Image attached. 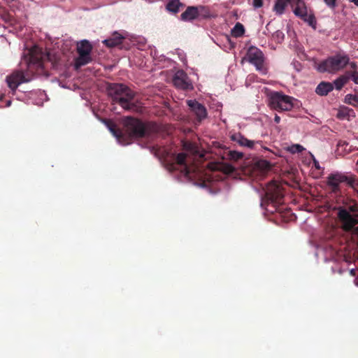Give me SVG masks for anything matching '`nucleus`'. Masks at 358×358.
<instances>
[{"mask_svg":"<svg viewBox=\"0 0 358 358\" xmlns=\"http://www.w3.org/2000/svg\"><path fill=\"white\" fill-rule=\"evenodd\" d=\"M348 143L346 141H339L337 143L338 152H344L346 151V148L348 146Z\"/></svg>","mask_w":358,"mask_h":358,"instance_id":"7c9ffc66","label":"nucleus"},{"mask_svg":"<svg viewBox=\"0 0 358 358\" xmlns=\"http://www.w3.org/2000/svg\"><path fill=\"white\" fill-rule=\"evenodd\" d=\"M357 164L358 165V159H357Z\"/></svg>","mask_w":358,"mask_h":358,"instance_id":"37998d69","label":"nucleus"},{"mask_svg":"<svg viewBox=\"0 0 358 358\" xmlns=\"http://www.w3.org/2000/svg\"><path fill=\"white\" fill-rule=\"evenodd\" d=\"M305 148L299 144H294L288 147L287 150L292 154L300 153L303 151Z\"/></svg>","mask_w":358,"mask_h":358,"instance_id":"c85d7f7f","label":"nucleus"},{"mask_svg":"<svg viewBox=\"0 0 358 358\" xmlns=\"http://www.w3.org/2000/svg\"><path fill=\"white\" fill-rule=\"evenodd\" d=\"M348 63L349 55L343 52H339L320 62L316 69L320 73H336L344 69Z\"/></svg>","mask_w":358,"mask_h":358,"instance_id":"20e7f679","label":"nucleus"},{"mask_svg":"<svg viewBox=\"0 0 358 358\" xmlns=\"http://www.w3.org/2000/svg\"><path fill=\"white\" fill-rule=\"evenodd\" d=\"M293 12L301 19L308 13L307 7L303 0H292Z\"/></svg>","mask_w":358,"mask_h":358,"instance_id":"ddd939ff","label":"nucleus"},{"mask_svg":"<svg viewBox=\"0 0 358 358\" xmlns=\"http://www.w3.org/2000/svg\"><path fill=\"white\" fill-rule=\"evenodd\" d=\"M350 2L353 3L355 6H358V0H348Z\"/></svg>","mask_w":358,"mask_h":358,"instance_id":"ea45409f","label":"nucleus"},{"mask_svg":"<svg viewBox=\"0 0 358 358\" xmlns=\"http://www.w3.org/2000/svg\"><path fill=\"white\" fill-rule=\"evenodd\" d=\"M187 155L185 153H179L176 156V164L177 165L184 166V171L185 175H188L189 173V171L185 164Z\"/></svg>","mask_w":358,"mask_h":358,"instance_id":"aec40b11","label":"nucleus"},{"mask_svg":"<svg viewBox=\"0 0 358 358\" xmlns=\"http://www.w3.org/2000/svg\"><path fill=\"white\" fill-rule=\"evenodd\" d=\"M334 89L332 83L329 82H322L316 87L315 92L321 96H325Z\"/></svg>","mask_w":358,"mask_h":358,"instance_id":"a211bd4d","label":"nucleus"},{"mask_svg":"<svg viewBox=\"0 0 358 358\" xmlns=\"http://www.w3.org/2000/svg\"><path fill=\"white\" fill-rule=\"evenodd\" d=\"M228 156L230 159L237 161L243 158V154L238 151L231 150L229 152Z\"/></svg>","mask_w":358,"mask_h":358,"instance_id":"c756f323","label":"nucleus"},{"mask_svg":"<svg viewBox=\"0 0 358 358\" xmlns=\"http://www.w3.org/2000/svg\"><path fill=\"white\" fill-rule=\"evenodd\" d=\"M243 59H247L248 62L255 66L257 71L262 74H266L267 73L264 55L258 48L252 45L249 47Z\"/></svg>","mask_w":358,"mask_h":358,"instance_id":"1a4fd4ad","label":"nucleus"},{"mask_svg":"<svg viewBox=\"0 0 358 358\" xmlns=\"http://www.w3.org/2000/svg\"><path fill=\"white\" fill-rule=\"evenodd\" d=\"M302 20L307 22L310 26L315 29L316 27V19L314 14L310 12V13H307L306 16L301 18Z\"/></svg>","mask_w":358,"mask_h":358,"instance_id":"bb28decb","label":"nucleus"},{"mask_svg":"<svg viewBox=\"0 0 358 358\" xmlns=\"http://www.w3.org/2000/svg\"><path fill=\"white\" fill-rule=\"evenodd\" d=\"M255 166L257 169H260L262 173L269 170L271 167L269 162L264 159L257 162Z\"/></svg>","mask_w":358,"mask_h":358,"instance_id":"cd10ccee","label":"nucleus"},{"mask_svg":"<svg viewBox=\"0 0 358 358\" xmlns=\"http://www.w3.org/2000/svg\"><path fill=\"white\" fill-rule=\"evenodd\" d=\"M348 66H350V69L348 71H358V65L355 62H351L350 58L349 57V63Z\"/></svg>","mask_w":358,"mask_h":358,"instance_id":"2f4dec72","label":"nucleus"},{"mask_svg":"<svg viewBox=\"0 0 358 358\" xmlns=\"http://www.w3.org/2000/svg\"><path fill=\"white\" fill-rule=\"evenodd\" d=\"M107 91L113 103H117L128 110L136 107L132 102L135 93L127 86L121 83H111L108 85Z\"/></svg>","mask_w":358,"mask_h":358,"instance_id":"7ed1b4c3","label":"nucleus"},{"mask_svg":"<svg viewBox=\"0 0 358 358\" xmlns=\"http://www.w3.org/2000/svg\"><path fill=\"white\" fill-rule=\"evenodd\" d=\"M355 113L352 108L347 106H341L337 112L336 117L339 120H349L350 117H355Z\"/></svg>","mask_w":358,"mask_h":358,"instance_id":"f3484780","label":"nucleus"},{"mask_svg":"<svg viewBox=\"0 0 358 358\" xmlns=\"http://www.w3.org/2000/svg\"><path fill=\"white\" fill-rule=\"evenodd\" d=\"M355 283L356 285L358 286V279H355Z\"/></svg>","mask_w":358,"mask_h":358,"instance_id":"79ce46f5","label":"nucleus"},{"mask_svg":"<svg viewBox=\"0 0 358 358\" xmlns=\"http://www.w3.org/2000/svg\"><path fill=\"white\" fill-rule=\"evenodd\" d=\"M341 183H345L348 187L355 189L357 185V177L351 173L336 171L329 174L327 178V185L334 194L341 193Z\"/></svg>","mask_w":358,"mask_h":358,"instance_id":"39448f33","label":"nucleus"},{"mask_svg":"<svg viewBox=\"0 0 358 358\" xmlns=\"http://www.w3.org/2000/svg\"><path fill=\"white\" fill-rule=\"evenodd\" d=\"M245 33V29L242 24L237 22L231 30V34L234 37H241Z\"/></svg>","mask_w":358,"mask_h":358,"instance_id":"b1692460","label":"nucleus"},{"mask_svg":"<svg viewBox=\"0 0 358 358\" xmlns=\"http://www.w3.org/2000/svg\"><path fill=\"white\" fill-rule=\"evenodd\" d=\"M181 5L179 0H172L166 5V9L173 13H177L179 11V6Z\"/></svg>","mask_w":358,"mask_h":358,"instance_id":"393cba45","label":"nucleus"},{"mask_svg":"<svg viewBox=\"0 0 358 358\" xmlns=\"http://www.w3.org/2000/svg\"><path fill=\"white\" fill-rule=\"evenodd\" d=\"M49 55L44 53L41 48L34 46L24 54L23 62L27 65L26 72L15 71L6 77V82L9 88L15 91L17 87L24 83H28L33 79L34 75L48 76L45 69V61Z\"/></svg>","mask_w":358,"mask_h":358,"instance_id":"f257e3e1","label":"nucleus"},{"mask_svg":"<svg viewBox=\"0 0 358 358\" xmlns=\"http://www.w3.org/2000/svg\"><path fill=\"white\" fill-rule=\"evenodd\" d=\"M293 97L280 92H273L268 96V106L279 112L289 111L294 107Z\"/></svg>","mask_w":358,"mask_h":358,"instance_id":"0eeeda50","label":"nucleus"},{"mask_svg":"<svg viewBox=\"0 0 358 358\" xmlns=\"http://www.w3.org/2000/svg\"><path fill=\"white\" fill-rule=\"evenodd\" d=\"M348 83L344 74H342L332 84L337 90H341Z\"/></svg>","mask_w":358,"mask_h":358,"instance_id":"4be33fe9","label":"nucleus"},{"mask_svg":"<svg viewBox=\"0 0 358 358\" xmlns=\"http://www.w3.org/2000/svg\"><path fill=\"white\" fill-rule=\"evenodd\" d=\"M108 128L117 141L122 145H128L134 138L150 136L156 131L155 124H145L141 120L132 117H127L123 121V129L117 127V125L107 120Z\"/></svg>","mask_w":358,"mask_h":358,"instance_id":"f03ea898","label":"nucleus"},{"mask_svg":"<svg viewBox=\"0 0 358 358\" xmlns=\"http://www.w3.org/2000/svg\"><path fill=\"white\" fill-rule=\"evenodd\" d=\"M175 166H176V164H171L170 165V171H173V169H175Z\"/></svg>","mask_w":358,"mask_h":358,"instance_id":"a19ab883","label":"nucleus"},{"mask_svg":"<svg viewBox=\"0 0 358 358\" xmlns=\"http://www.w3.org/2000/svg\"><path fill=\"white\" fill-rule=\"evenodd\" d=\"M92 50V45L87 40H83L78 43L77 52L78 57L75 60V67L76 69L91 62L92 57L90 53Z\"/></svg>","mask_w":358,"mask_h":358,"instance_id":"9d476101","label":"nucleus"},{"mask_svg":"<svg viewBox=\"0 0 358 358\" xmlns=\"http://www.w3.org/2000/svg\"><path fill=\"white\" fill-rule=\"evenodd\" d=\"M196 7V10L198 13V18H208L210 16V12L208 7L204 6H198Z\"/></svg>","mask_w":358,"mask_h":358,"instance_id":"412c9836","label":"nucleus"},{"mask_svg":"<svg viewBox=\"0 0 358 358\" xmlns=\"http://www.w3.org/2000/svg\"><path fill=\"white\" fill-rule=\"evenodd\" d=\"M357 269L352 268V269H351V270L350 271V275H352V276H356V275H357Z\"/></svg>","mask_w":358,"mask_h":358,"instance_id":"4c0bfd02","label":"nucleus"},{"mask_svg":"<svg viewBox=\"0 0 358 358\" xmlns=\"http://www.w3.org/2000/svg\"><path fill=\"white\" fill-rule=\"evenodd\" d=\"M313 162H314V166H315V169L320 170L321 169V167L319 164V162L315 159H314Z\"/></svg>","mask_w":358,"mask_h":358,"instance_id":"e433bc0d","label":"nucleus"},{"mask_svg":"<svg viewBox=\"0 0 358 358\" xmlns=\"http://www.w3.org/2000/svg\"><path fill=\"white\" fill-rule=\"evenodd\" d=\"M187 104L189 107L190 110L196 116V120L201 122L206 118L208 113L206 107L198 102L195 99H190L187 101Z\"/></svg>","mask_w":358,"mask_h":358,"instance_id":"f8f14e48","label":"nucleus"},{"mask_svg":"<svg viewBox=\"0 0 358 358\" xmlns=\"http://www.w3.org/2000/svg\"><path fill=\"white\" fill-rule=\"evenodd\" d=\"M174 86L178 89L189 90L193 89V85L190 82L187 73L182 71H178L173 78Z\"/></svg>","mask_w":358,"mask_h":358,"instance_id":"9b49d317","label":"nucleus"},{"mask_svg":"<svg viewBox=\"0 0 358 358\" xmlns=\"http://www.w3.org/2000/svg\"><path fill=\"white\" fill-rule=\"evenodd\" d=\"M284 194L282 188L276 182H271L266 187L265 200L268 205L267 210L273 213L280 210L283 203Z\"/></svg>","mask_w":358,"mask_h":358,"instance_id":"423d86ee","label":"nucleus"},{"mask_svg":"<svg viewBox=\"0 0 358 358\" xmlns=\"http://www.w3.org/2000/svg\"><path fill=\"white\" fill-rule=\"evenodd\" d=\"M274 121L277 124L280 123V117L278 116V115H275V117H274Z\"/></svg>","mask_w":358,"mask_h":358,"instance_id":"58836bf2","label":"nucleus"},{"mask_svg":"<svg viewBox=\"0 0 358 358\" xmlns=\"http://www.w3.org/2000/svg\"><path fill=\"white\" fill-rule=\"evenodd\" d=\"M252 5L254 8H261L263 6V1L262 0H253Z\"/></svg>","mask_w":358,"mask_h":358,"instance_id":"72a5a7b5","label":"nucleus"},{"mask_svg":"<svg viewBox=\"0 0 358 358\" xmlns=\"http://www.w3.org/2000/svg\"><path fill=\"white\" fill-rule=\"evenodd\" d=\"M324 1L330 8H334L336 6V0H324Z\"/></svg>","mask_w":358,"mask_h":358,"instance_id":"c9c22d12","label":"nucleus"},{"mask_svg":"<svg viewBox=\"0 0 358 358\" xmlns=\"http://www.w3.org/2000/svg\"><path fill=\"white\" fill-rule=\"evenodd\" d=\"M348 82L352 80L358 85V71H345L343 73Z\"/></svg>","mask_w":358,"mask_h":358,"instance_id":"5701e85b","label":"nucleus"},{"mask_svg":"<svg viewBox=\"0 0 358 358\" xmlns=\"http://www.w3.org/2000/svg\"><path fill=\"white\" fill-rule=\"evenodd\" d=\"M288 4L292 5V0H276L273 6V10L278 15L284 13Z\"/></svg>","mask_w":358,"mask_h":358,"instance_id":"6ab92c4d","label":"nucleus"},{"mask_svg":"<svg viewBox=\"0 0 358 358\" xmlns=\"http://www.w3.org/2000/svg\"><path fill=\"white\" fill-rule=\"evenodd\" d=\"M337 217L342 224L343 231L349 232L352 231L353 234L358 236V215L350 214L344 207L337 208Z\"/></svg>","mask_w":358,"mask_h":358,"instance_id":"6e6552de","label":"nucleus"},{"mask_svg":"<svg viewBox=\"0 0 358 358\" xmlns=\"http://www.w3.org/2000/svg\"><path fill=\"white\" fill-rule=\"evenodd\" d=\"M349 213L350 214V213H357L358 211V207L357 206V204H354V205H351L348 207V209H346Z\"/></svg>","mask_w":358,"mask_h":358,"instance_id":"f704fd0d","label":"nucleus"},{"mask_svg":"<svg viewBox=\"0 0 358 358\" xmlns=\"http://www.w3.org/2000/svg\"><path fill=\"white\" fill-rule=\"evenodd\" d=\"M345 103L358 107V95L348 94L345 96Z\"/></svg>","mask_w":358,"mask_h":358,"instance_id":"a878e982","label":"nucleus"},{"mask_svg":"<svg viewBox=\"0 0 358 358\" xmlns=\"http://www.w3.org/2000/svg\"><path fill=\"white\" fill-rule=\"evenodd\" d=\"M124 39V37L120 34L115 32L109 38L104 40L103 43L108 48H114L120 45Z\"/></svg>","mask_w":358,"mask_h":358,"instance_id":"2eb2a0df","label":"nucleus"},{"mask_svg":"<svg viewBox=\"0 0 358 358\" xmlns=\"http://www.w3.org/2000/svg\"><path fill=\"white\" fill-rule=\"evenodd\" d=\"M180 18L183 21H192L198 18V13L196 6H188L181 14Z\"/></svg>","mask_w":358,"mask_h":358,"instance_id":"dca6fc26","label":"nucleus"},{"mask_svg":"<svg viewBox=\"0 0 358 358\" xmlns=\"http://www.w3.org/2000/svg\"><path fill=\"white\" fill-rule=\"evenodd\" d=\"M231 140L237 143L241 146H245L250 148H252L255 143H259L260 141H250L244 137L240 133L234 134L231 137Z\"/></svg>","mask_w":358,"mask_h":358,"instance_id":"4468645a","label":"nucleus"},{"mask_svg":"<svg viewBox=\"0 0 358 358\" xmlns=\"http://www.w3.org/2000/svg\"><path fill=\"white\" fill-rule=\"evenodd\" d=\"M273 37L276 38L278 40V41L280 42V41L283 40L284 34L280 31H277L274 33Z\"/></svg>","mask_w":358,"mask_h":358,"instance_id":"473e14b6","label":"nucleus"}]
</instances>
